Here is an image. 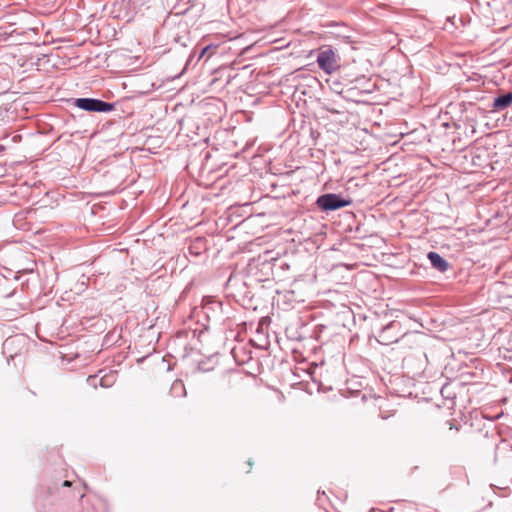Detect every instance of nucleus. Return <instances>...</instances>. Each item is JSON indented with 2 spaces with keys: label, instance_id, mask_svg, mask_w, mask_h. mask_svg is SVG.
Instances as JSON below:
<instances>
[{
  "label": "nucleus",
  "instance_id": "nucleus-1",
  "mask_svg": "<svg viewBox=\"0 0 512 512\" xmlns=\"http://www.w3.org/2000/svg\"><path fill=\"white\" fill-rule=\"evenodd\" d=\"M350 204L351 200L344 199L334 193L323 194L316 200L317 207L322 211H334L349 206Z\"/></svg>",
  "mask_w": 512,
  "mask_h": 512
},
{
  "label": "nucleus",
  "instance_id": "nucleus-2",
  "mask_svg": "<svg viewBox=\"0 0 512 512\" xmlns=\"http://www.w3.org/2000/svg\"><path fill=\"white\" fill-rule=\"evenodd\" d=\"M338 60L339 57L330 47L321 49L317 56L318 66L327 74H332L340 67Z\"/></svg>",
  "mask_w": 512,
  "mask_h": 512
},
{
  "label": "nucleus",
  "instance_id": "nucleus-3",
  "mask_svg": "<svg viewBox=\"0 0 512 512\" xmlns=\"http://www.w3.org/2000/svg\"><path fill=\"white\" fill-rule=\"evenodd\" d=\"M75 105L80 109L92 112H109L113 109L112 104L93 98L76 99Z\"/></svg>",
  "mask_w": 512,
  "mask_h": 512
},
{
  "label": "nucleus",
  "instance_id": "nucleus-4",
  "mask_svg": "<svg viewBox=\"0 0 512 512\" xmlns=\"http://www.w3.org/2000/svg\"><path fill=\"white\" fill-rule=\"evenodd\" d=\"M87 382L89 383V385H91L94 388H96L98 384L101 387L107 388V387L112 386L113 383L115 382V375H114V373H110V374L104 375L99 380L96 375H91L87 378Z\"/></svg>",
  "mask_w": 512,
  "mask_h": 512
},
{
  "label": "nucleus",
  "instance_id": "nucleus-5",
  "mask_svg": "<svg viewBox=\"0 0 512 512\" xmlns=\"http://www.w3.org/2000/svg\"><path fill=\"white\" fill-rule=\"evenodd\" d=\"M428 259L433 268L438 270L439 272H445L449 268V263L437 252H429L427 255Z\"/></svg>",
  "mask_w": 512,
  "mask_h": 512
},
{
  "label": "nucleus",
  "instance_id": "nucleus-6",
  "mask_svg": "<svg viewBox=\"0 0 512 512\" xmlns=\"http://www.w3.org/2000/svg\"><path fill=\"white\" fill-rule=\"evenodd\" d=\"M512 103V92L501 94L494 98L493 109L500 111L506 109Z\"/></svg>",
  "mask_w": 512,
  "mask_h": 512
},
{
  "label": "nucleus",
  "instance_id": "nucleus-7",
  "mask_svg": "<svg viewBox=\"0 0 512 512\" xmlns=\"http://www.w3.org/2000/svg\"><path fill=\"white\" fill-rule=\"evenodd\" d=\"M402 344H414L416 355L419 357V360L421 362H424L426 360V353L423 349V347L419 344L418 339L415 336H404L401 339Z\"/></svg>",
  "mask_w": 512,
  "mask_h": 512
},
{
  "label": "nucleus",
  "instance_id": "nucleus-8",
  "mask_svg": "<svg viewBox=\"0 0 512 512\" xmlns=\"http://www.w3.org/2000/svg\"><path fill=\"white\" fill-rule=\"evenodd\" d=\"M171 391L182 397H186L187 395L185 385L181 380H176L173 382Z\"/></svg>",
  "mask_w": 512,
  "mask_h": 512
},
{
  "label": "nucleus",
  "instance_id": "nucleus-9",
  "mask_svg": "<svg viewBox=\"0 0 512 512\" xmlns=\"http://www.w3.org/2000/svg\"><path fill=\"white\" fill-rule=\"evenodd\" d=\"M231 355H232V357H233L234 361H235L237 364H242V363H244V362H245V360H244V359H243V360H238V359H237V355H236V348H232V349H231Z\"/></svg>",
  "mask_w": 512,
  "mask_h": 512
},
{
  "label": "nucleus",
  "instance_id": "nucleus-10",
  "mask_svg": "<svg viewBox=\"0 0 512 512\" xmlns=\"http://www.w3.org/2000/svg\"><path fill=\"white\" fill-rule=\"evenodd\" d=\"M64 487H70L72 485V482L71 481H64L63 484H62Z\"/></svg>",
  "mask_w": 512,
  "mask_h": 512
},
{
  "label": "nucleus",
  "instance_id": "nucleus-11",
  "mask_svg": "<svg viewBox=\"0 0 512 512\" xmlns=\"http://www.w3.org/2000/svg\"><path fill=\"white\" fill-rule=\"evenodd\" d=\"M238 38H239V36H232V37L228 38V35L226 34V40L233 41V40H236Z\"/></svg>",
  "mask_w": 512,
  "mask_h": 512
},
{
  "label": "nucleus",
  "instance_id": "nucleus-12",
  "mask_svg": "<svg viewBox=\"0 0 512 512\" xmlns=\"http://www.w3.org/2000/svg\"><path fill=\"white\" fill-rule=\"evenodd\" d=\"M412 355H406L404 358H403V362H409L410 359H411Z\"/></svg>",
  "mask_w": 512,
  "mask_h": 512
},
{
  "label": "nucleus",
  "instance_id": "nucleus-13",
  "mask_svg": "<svg viewBox=\"0 0 512 512\" xmlns=\"http://www.w3.org/2000/svg\"><path fill=\"white\" fill-rule=\"evenodd\" d=\"M237 77V74H234V75H231L230 73L228 74V82H230L231 79H235Z\"/></svg>",
  "mask_w": 512,
  "mask_h": 512
},
{
  "label": "nucleus",
  "instance_id": "nucleus-14",
  "mask_svg": "<svg viewBox=\"0 0 512 512\" xmlns=\"http://www.w3.org/2000/svg\"><path fill=\"white\" fill-rule=\"evenodd\" d=\"M208 50V48H204L202 55Z\"/></svg>",
  "mask_w": 512,
  "mask_h": 512
}]
</instances>
